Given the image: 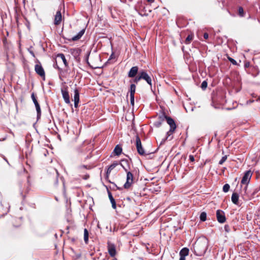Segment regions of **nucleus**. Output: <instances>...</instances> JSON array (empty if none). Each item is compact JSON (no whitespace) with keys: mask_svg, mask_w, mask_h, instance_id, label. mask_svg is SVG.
I'll return each instance as SVG.
<instances>
[{"mask_svg":"<svg viewBox=\"0 0 260 260\" xmlns=\"http://www.w3.org/2000/svg\"><path fill=\"white\" fill-rule=\"evenodd\" d=\"M208 246V241L206 238L204 237L197 240L191 250L196 256H202L205 254Z\"/></svg>","mask_w":260,"mask_h":260,"instance_id":"f257e3e1","label":"nucleus"},{"mask_svg":"<svg viewBox=\"0 0 260 260\" xmlns=\"http://www.w3.org/2000/svg\"><path fill=\"white\" fill-rule=\"evenodd\" d=\"M251 173L250 171H247L245 173L244 176H243L241 183L243 184H246V186L244 187V193H243L242 191L241 192V195L243 199L247 200V198L246 197V189L247 188V184L249 183V181L250 180L251 177Z\"/></svg>","mask_w":260,"mask_h":260,"instance_id":"f03ea898","label":"nucleus"},{"mask_svg":"<svg viewBox=\"0 0 260 260\" xmlns=\"http://www.w3.org/2000/svg\"><path fill=\"white\" fill-rule=\"evenodd\" d=\"M136 146L138 153L141 155H146L147 154L142 147L140 138L137 135L136 136Z\"/></svg>","mask_w":260,"mask_h":260,"instance_id":"7ed1b4c3","label":"nucleus"},{"mask_svg":"<svg viewBox=\"0 0 260 260\" xmlns=\"http://www.w3.org/2000/svg\"><path fill=\"white\" fill-rule=\"evenodd\" d=\"M126 172V181L124 183L123 187L125 189H128L133 183L134 176L133 174L130 172Z\"/></svg>","mask_w":260,"mask_h":260,"instance_id":"20e7f679","label":"nucleus"},{"mask_svg":"<svg viewBox=\"0 0 260 260\" xmlns=\"http://www.w3.org/2000/svg\"><path fill=\"white\" fill-rule=\"evenodd\" d=\"M216 217L219 223H223L226 221L225 213L222 210H217L216 211Z\"/></svg>","mask_w":260,"mask_h":260,"instance_id":"39448f33","label":"nucleus"},{"mask_svg":"<svg viewBox=\"0 0 260 260\" xmlns=\"http://www.w3.org/2000/svg\"><path fill=\"white\" fill-rule=\"evenodd\" d=\"M35 70L37 74L45 78V73L40 62L35 65Z\"/></svg>","mask_w":260,"mask_h":260,"instance_id":"423d86ee","label":"nucleus"},{"mask_svg":"<svg viewBox=\"0 0 260 260\" xmlns=\"http://www.w3.org/2000/svg\"><path fill=\"white\" fill-rule=\"evenodd\" d=\"M141 72L142 79L144 80L151 87L152 79L151 77L146 73V71L142 70Z\"/></svg>","mask_w":260,"mask_h":260,"instance_id":"0eeeda50","label":"nucleus"},{"mask_svg":"<svg viewBox=\"0 0 260 260\" xmlns=\"http://www.w3.org/2000/svg\"><path fill=\"white\" fill-rule=\"evenodd\" d=\"M61 92L65 103L66 104H70V95L67 89V87L62 88L61 89Z\"/></svg>","mask_w":260,"mask_h":260,"instance_id":"6e6552de","label":"nucleus"},{"mask_svg":"<svg viewBox=\"0 0 260 260\" xmlns=\"http://www.w3.org/2000/svg\"><path fill=\"white\" fill-rule=\"evenodd\" d=\"M108 251L111 257H114L116 254V247L114 244L108 243Z\"/></svg>","mask_w":260,"mask_h":260,"instance_id":"1a4fd4ad","label":"nucleus"},{"mask_svg":"<svg viewBox=\"0 0 260 260\" xmlns=\"http://www.w3.org/2000/svg\"><path fill=\"white\" fill-rule=\"evenodd\" d=\"M167 123L170 125V131L173 133L176 128V124L174 120L171 117L167 118Z\"/></svg>","mask_w":260,"mask_h":260,"instance_id":"9d476101","label":"nucleus"},{"mask_svg":"<svg viewBox=\"0 0 260 260\" xmlns=\"http://www.w3.org/2000/svg\"><path fill=\"white\" fill-rule=\"evenodd\" d=\"M120 164L125 172L129 171L128 170L130 169V166L129 161L127 159H122L120 162Z\"/></svg>","mask_w":260,"mask_h":260,"instance_id":"9b49d317","label":"nucleus"},{"mask_svg":"<svg viewBox=\"0 0 260 260\" xmlns=\"http://www.w3.org/2000/svg\"><path fill=\"white\" fill-rule=\"evenodd\" d=\"M62 20V15L60 11H57L54 17V23L56 25H59Z\"/></svg>","mask_w":260,"mask_h":260,"instance_id":"f8f14e48","label":"nucleus"},{"mask_svg":"<svg viewBox=\"0 0 260 260\" xmlns=\"http://www.w3.org/2000/svg\"><path fill=\"white\" fill-rule=\"evenodd\" d=\"M74 107L75 108H77L78 106V104L79 102V91L78 89L76 88L74 91Z\"/></svg>","mask_w":260,"mask_h":260,"instance_id":"ddd939ff","label":"nucleus"},{"mask_svg":"<svg viewBox=\"0 0 260 260\" xmlns=\"http://www.w3.org/2000/svg\"><path fill=\"white\" fill-rule=\"evenodd\" d=\"M139 68L137 66L133 67L128 73V77L129 78H133L136 76L138 72Z\"/></svg>","mask_w":260,"mask_h":260,"instance_id":"4468645a","label":"nucleus"},{"mask_svg":"<svg viewBox=\"0 0 260 260\" xmlns=\"http://www.w3.org/2000/svg\"><path fill=\"white\" fill-rule=\"evenodd\" d=\"M85 31V29H82L81 30L77 35L75 36L74 37H72L71 39H69L68 40L70 41H75L79 40L82 36L84 35Z\"/></svg>","mask_w":260,"mask_h":260,"instance_id":"2eb2a0df","label":"nucleus"},{"mask_svg":"<svg viewBox=\"0 0 260 260\" xmlns=\"http://www.w3.org/2000/svg\"><path fill=\"white\" fill-rule=\"evenodd\" d=\"M85 31V29H82L81 30L77 35L75 36L74 37H72L71 39H69L68 40L70 41H75L79 40L82 36L84 35Z\"/></svg>","mask_w":260,"mask_h":260,"instance_id":"dca6fc26","label":"nucleus"},{"mask_svg":"<svg viewBox=\"0 0 260 260\" xmlns=\"http://www.w3.org/2000/svg\"><path fill=\"white\" fill-rule=\"evenodd\" d=\"M239 198V195L237 192H233L231 197V200L233 203L235 205H238Z\"/></svg>","mask_w":260,"mask_h":260,"instance_id":"f3484780","label":"nucleus"},{"mask_svg":"<svg viewBox=\"0 0 260 260\" xmlns=\"http://www.w3.org/2000/svg\"><path fill=\"white\" fill-rule=\"evenodd\" d=\"M108 197H109V200H110V202L112 204V207L113 209H115L116 208V204L115 200L114 199V198L113 197L112 194L110 191H108Z\"/></svg>","mask_w":260,"mask_h":260,"instance_id":"a211bd4d","label":"nucleus"},{"mask_svg":"<svg viewBox=\"0 0 260 260\" xmlns=\"http://www.w3.org/2000/svg\"><path fill=\"white\" fill-rule=\"evenodd\" d=\"M189 253V249L187 247L183 248L179 252V255L185 257Z\"/></svg>","mask_w":260,"mask_h":260,"instance_id":"6ab92c4d","label":"nucleus"},{"mask_svg":"<svg viewBox=\"0 0 260 260\" xmlns=\"http://www.w3.org/2000/svg\"><path fill=\"white\" fill-rule=\"evenodd\" d=\"M122 151V147L119 146L118 145H117L113 150V152L116 155L119 156L121 153Z\"/></svg>","mask_w":260,"mask_h":260,"instance_id":"aec40b11","label":"nucleus"},{"mask_svg":"<svg viewBox=\"0 0 260 260\" xmlns=\"http://www.w3.org/2000/svg\"><path fill=\"white\" fill-rule=\"evenodd\" d=\"M36 109L37 113V119L40 118L41 115V110L40 108V106L38 102L37 104H34Z\"/></svg>","mask_w":260,"mask_h":260,"instance_id":"412c9836","label":"nucleus"},{"mask_svg":"<svg viewBox=\"0 0 260 260\" xmlns=\"http://www.w3.org/2000/svg\"><path fill=\"white\" fill-rule=\"evenodd\" d=\"M57 57H60L61 60H62L65 67H67L68 66V63L66 59L65 56L63 53H59L57 54Z\"/></svg>","mask_w":260,"mask_h":260,"instance_id":"4be33fe9","label":"nucleus"},{"mask_svg":"<svg viewBox=\"0 0 260 260\" xmlns=\"http://www.w3.org/2000/svg\"><path fill=\"white\" fill-rule=\"evenodd\" d=\"M89 233L86 229L84 230V240L86 244L88 243Z\"/></svg>","mask_w":260,"mask_h":260,"instance_id":"5701e85b","label":"nucleus"},{"mask_svg":"<svg viewBox=\"0 0 260 260\" xmlns=\"http://www.w3.org/2000/svg\"><path fill=\"white\" fill-rule=\"evenodd\" d=\"M136 86L135 84H132L130 86L129 92L130 96L135 95Z\"/></svg>","mask_w":260,"mask_h":260,"instance_id":"b1692460","label":"nucleus"},{"mask_svg":"<svg viewBox=\"0 0 260 260\" xmlns=\"http://www.w3.org/2000/svg\"><path fill=\"white\" fill-rule=\"evenodd\" d=\"M169 116L166 115L165 113L163 112L161 115H160L158 116V120L161 121L162 122L166 119L167 120V118H168Z\"/></svg>","mask_w":260,"mask_h":260,"instance_id":"393cba45","label":"nucleus"},{"mask_svg":"<svg viewBox=\"0 0 260 260\" xmlns=\"http://www.w3.org/2000/svg\"><path fill=\"white\" fill-rule=\"evenodd\" d=\"M200 220L202 221H205L207 219V214L205 212H202L200 216Z\"/></svg>","mask_w":260,"mask_h":260,"instance_id":"a878e982","label":"nucleus"},{"mask_svg":"<svg viewBox=\"0 0 260 260\" xmlns=\"http://www.w3.org/2000/svg\"><path fill=\"white\" fill-rule=\"evenodd\" d=\"M193 39V35H189L187 38H186L185 40V43L186 44H189L190 41H191Z\"/></svg>","mask_w":260,"mask_h":260,"instance_id":"bb28decb","label":"nucleus"},{"mask_svg":"<svg viewBox=\"0 0 260 260\" xmlns=\"http://www.w3.org/2000/svg\"><path fill=\"white\" fill-rule=\"evenodd\" d=\"M135 79H134V82L137 83L140 80L142 79L141 72H139V75L138 76H135Z\"/></svg>","mask_w":260,"mask_h":260,"instance_id":"cd10ccee","label":"nucleus"},{"mask_svg":"<svg viewBox=\"0 0 260 260\" xmlns=\"http://www.w3.org/2000/svg\"><path fill=\"white\" fill-rule=\"evenodd\" d=\"M173 134V133H171L170 131L169 132H168L166 134L167 135V137L165 138V139H164L162 140L161 143H160V144H162V143H164L166 140L168 139L169 138L170 136Z\"/></svg>","mask_w":260,"mask_h":260,"instance_id":"c85d7f7f","label":"nucleus"},{"mask_svg":"<svg viewBox=\"0 0 260 260\" xmlns=\"http://www.w3.org/2000/svg\"><path fill=\"white\" fill-rule=\"evenodd\" d=\"M230 188V186L229 184H225L223 186V191L224 192H227Z\"/></svg>","mask_w":260,"mask_h":260,"instance_id":"c756f323","label":"nucleus"},{"mask_svg":"<svg viewBox=\"0 0 260 260\" xmlns=\"http://www.w3.org/2000/svg\"><path fill=\"white\" fill-rule=\"evenodd\" d=\"M118 164H119L117 161H114L108 167V168L111 170H113Z\"/></svg>","mask_w":260,"mask_h":260,"instance_id":"7c9ffc66","label":"nucleus"},{"mask_svg":"<svg viewBox=\"0 0 260 260\" xmlns=\"http://www.w3.org/2000/svg\"><path fill=\"white\" fill-rule=\"evenodd\" d=\"M238 13L240 17L244 16V10L242 7H240L238 8Z\"/></svg>","mask_w":260,"mask_h":260,"instance_id":"2f4dec72","label":"nucleus"},{"mask_svg":"<svg viewBox=\"0 0 260 260\" xmlns=\"http://www.w3.org/2000/svg\"><path fill=\"white\" fill-rule=\"evenodd\" d=\"M31 98L33 101L34 104H37L38 103V101L36 99V97L35 96V93L32 92L31 94Z\"/></svg>","mask_w":260,"mask_h":260,"instance_id":"473e14b6","label":"nucleus"},{"mask_svg":"<svg viewBox=\"0 0 260 260\" xmlns=\"http://www.w3.org/2000/svg\"><path fill=\"white\" fill-rule=\"evenodd\" d=\"M227 159V156L224 155L222 157L221 159L219 161V165H222L226 160Z\"/></svg>","mask_w":260,"mask_h":260,"instance_id":"72a5a7b5","label":"nucleus"},{"mask_svg":"<svg viewBox=\"0 0 260 260\" xmlns=\"http://www.w3.org/2000/svg\"><path fill=\"white\" fill-rule=\"evenodd\" d=\"M162 124V122L159 120L154 122L153 125L156 127H159Z\"/></svg>","mask_w":260,"mask_h":260,"instance_id":"f704fd0d","label":"nucleus"},{"mask_svg":"<svg viewBox=\"0 0 260 260\" xmlns=\"http://www.w3.org/2000/svg\"><path fill=\"white\" fill-rule=\"evenodd\" d=\"M207 85H208L207 82L206 81H204L203 82H202V83L201 84V88L203 89H205L207 87Z\"/></svg>","mask_w":260,"mask_h":260,"instance_id":"c9c22d12","label":"nucleus"},{"mask_svg":"<svg viewBox=\"0 0 260 260\" xmlns=\"http://www.w3.org/2000/svg\"><path fill=\"white\" fill-rule=\"evenodd\" d=\"M130 101L131 105L134 106L135 104V95L130 96Z\"/></svg>","mask_w":260,"mask_h":260,"instance_id":"e433bc0d","label":"nucleus"},{"mask_svg":"<svg viewBox=\"0 0 260 260\" xmlns=\"http://www.w3.org/2000/svg\"><path fill=\"white\" fill-rule=\"evenodd\" d=\"M224 231L226 233H229L231 231V229L228 224H225L224 227Z\"/></svg>","mask_w":260,"mask_h":260,"instance_id":"4c0bfd02","label":"nucleus"},{"mask_svg":"<svg viewBox=\"0 0 260 260\" xmlns=\"http://www.w3.org/2000/svg\"><path fill=\"white\" fill-rule=\"evenodd\" d=\"M229 61L233 64H234V65H236L237 64V61L233 58H231V57H229L228 58Z\"/></svg>","mask_w":260,"mask_h":260,"instance_id":"58836bf2","label":"nucleus"},{"mask_svg":"<svg viewBox=\"0 0 260 260\" xmlns=\"http://www.w3.org/2000/svg\"><path fill=\"white\" fill-rule=\"evenodd\" d=\"M111 171H112L111 170H110V169L108 168V169H107V170L106 171V179L107 180L108 179L109 175H110V174Z\"/></svg>","mask_w":260,"mask_h":260,"instance_id":"ea45409f","label":"nucleus"},{"mask_svg":"<svg viewBox=\"0 0 260 260\" xmlns=\"http://www.w3.org/2000/svg\"><path fill=\"white\" fill-rule=\"evenodd\" d=\"M189 159L190 161L191 162H193L194 161V157L193 156V155H190L189 156Z\"/></svg>","mask_w":260,"mask_h":260,"instance_id":"a19ab883","label":"nucleus"},{"mask_svg":"<svg viewBox=\"0 0 260 260\" xmlns=\"http://www.w3.org/2000/svg\"><path fill=\"white\" fill-rule=\"evenodd\" d=\"M53 67L54 68H56L58 71H59L60 73L62 71V69L60 68H59L57 64H54Z\"/></svg>","mask_w":260,"mask_h":260,"instance_id":"79ce46f5","label":"nucleus"},{"mask_svg":"<svg viewBox=\"0 0 260 260\" xmlns=\"http://www.w3.org/2000/svg\"><path fill=\"white\" fill-rule=\"evenodd\" d=\"M249 65H250V63L249 62H246L245 63H244V67L245 68H248L249 67Z\"/></svg>","mask_w":260,"mask_h":260,"instance_id":"37998d69","label":"nucleus"},{"mask_svg":"<svg viewBox=\"0 0 260 260\" xmlns=\"http://www.w3.org/2000/svg\"><path fill=\"white\" fill-rule=\"evenodd\" d=\"M203 36L205 39H207L208 38V34L207 32L204 33Z\"/></svg>","mask_w":260,"mask_h":260,"instance_id":"c03bdc74","label":"nucleus"},{"mask_svg":"<svg viewBox=\"0 0 260 260\" xmlns=\"http://www.w3.org/2000/svg\"><path fill=\"white\" fill-rule=\"evenodd\" d=\"M7 138V136H5L4 138L0 139V141H5Z\"/></svg>","mask_w":260,"mask_h":260,"instance_id":"a18cd8bd","label":"nucleus"},{"mask_svg":"<svg viewBox=\"0 0 260 260\" xmlns=\"http://www.w3.org/2000/svg\"><path fill=\"white\" fill-rule=\"evenodd\" d=\"M114 57V54L113 53H112L111 55L110 56V57H109V60L113 58V57Z\"/></svg>","mask_w":260,"mask_h":260,"instance_id":"49530a36","label":"nucleus"},{"mask_svg":"<svg viewBox=\"0 0 260 260\" xmlns=\"http://www.w3.org/2000/svg\"><path fill=\"white\" fill-rule=\"evenodd\" d=\"M179 260H185V257L180 256Z\"/></svg>","mask_w":260,"mask_h":260,"instance_id":"de8ad7c7","label":"nucleus"},{"mask_svg":"<svg viewBox=\"0 0 260 260\" xmlns=\"http://www.w3.org/2000/svg\"><path fill=\"white\" fill-rule=\"evenodd\" d=\"M29 52L33 57H35V54L32 51H29Z\"/></svg>","mask_w":260,"mask_h":260,"instance_id":"09e8293b","label":"nucleus"},{"mask_svg":"<svg viewBox=\"0 0 260 260\" xmlns=\"http://www.w3.org/2000/svg\"><path fill=\"white\" fill-rule=\"evenodd\" d=\"M3 157L4 159V160H5V161H6L8 164H9V162H8V161L7 159V158L4 156H3Z\"/></svg>","mask_w":260,"mask_h":260,"instance_id":"8fccbe9b","label":"nucleus"},{"mask_svg":"<svg viewBox=\"0 0 260 260\" xmlns=\"http://www.w3.org/2000/svg\"><path fill=\"white\" fill-rule=\"evenodd\" d=\"M253 102V100H252V101L249 100V101H248L247 102V104H248L251 103H252V102Z\"/></svg>","mask_w":260,"mask_h":260,"instance_id":"3c124183","label":"nucleus"},{"mask_svg":"<svg viewBox=\"0 0 260 260\" xmlns=\"http://www.w3.org/2000/svg\"><path fill=\"white\" fill-rule=\"evenodd\" d=\"M21 195L22 196V198L24 199L25 198V196L23 194L22 192L21 191L20 192Z\"/></svg>","mask_w":260,"mask_h":260,"instance_id":"603ef678","label":"nucleus"},{"mask_svg":"<svg viewBox=\"0 0 260 260\" xmlns=\"http://www.w3.org/2000/svg\"><path fill=\"white\" fill-rule=\"evenodd\" d=\"M80 168H86V166L85 165H82L80 167Z\"/></svg>","mask_w":260,"mask_h":260,"instance_id":"864d4df0","label":"nucleus"},{"mask_svg":"<svg viewBox=\"0 0 260 260\" xmlns=\"http://www.w3.org/2000/svg\"><path fill=\"white\" fill-rule=\"evenodd\" d=\"M147 1L150 3H153L154 2V0H147Z\"/></svg>","mask_w":260,"mask_h":260,"instance_id":"5fc2aeb1","label":"nucleus"},{"mask_svg":"<svg viewBox=\"0 0 260 260\" xmlns=\"http://www.w3.org/2000/svg\"><path fill=\"white\" fill-rule=\"evenodd\" d=\"M217 132H215L214 133V137H216L217 136Z\"/></svg>","mask_w":260,"mask_h":260,"instance_id":"6e6d98bb","label":"nucleus"},{"mask_svg":"<svg viewBox=\"0 0 260 260\" xmlns=\"http://www.w3.org/2000/svg\"><path fill=\"white\" fill-rule=\"evenodd\" d=\"M59 78H60L61 80H62V79H61V77L60 75H59Z\"/></svg>","mask_w":260,"mask_h":260,"instance_id":"4d7b16f0","label":"nucleus"},{"mask_svg":"<svg viewBox=\"0 0 260 260\" xmlns=\"http://www.w3.org/2000/svg\"><path fill=\"white\" fill-rule=\"evenodd\" d=\"M257 191H255L254 192H253V194H254L255 193H256Z\"/></svg>","mask_w":260,"mask_h":260,"instance_id":"13d9d810","label":"nucleus"}]
</instances>
